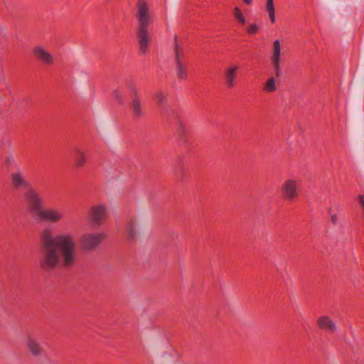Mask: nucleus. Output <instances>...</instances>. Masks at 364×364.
Returning a JSON list of instances; mask_svg holds the SVG:
<instances>
[{
	"label": "nucleus",
	"instance_id": "nucleus-7",
	"mask_svg": "<svg viewBox=\"0 0 364 364\" xmlns=\"http://www.w3.org/2000/svg\"><path fill=\"white\" fill-rule=\"evenodd\" d=\"M131 92L133 98L129 103V110L132 113L133 119L139 120L144 117L145 113L142 108L138 90L135 86H132L131 87Z\"/></svg>",
	"mask_w": 364,
	"mask_h": 364
},
{
	"label": "nucleus",
	"instance_id": "nucleus-17",
	"mask_svg": "<svg viewBox=\"0 0 364 364\" xmlns=\"http://www.w3.org/2000/svg\"><path fill=\"white\" fill-rule=\"evenodd\" d=\"M87 159L85 153L80 149L77 148L75 150L74 164L76 167H82L86 163Z\"/></svg>",
	"mask_w": 364,
	"mask_h": 364
},
{
	"label": "nucleus",
	"instance_id": "nucleus-11",
	"mask_svg": "<svg viewBox=\"0 0 364 364\" xmlns=\"http://www.w3.org/2000/svg\"><path fill=\"white\" fill-rule=\"evenodd\" d=\"M88 215L92 224L100 225L105 218L106 207L101 204L94 205L91 208Z\"/></svg>",
	"mask_w": 364,
	"mask_h": 364
},
{
	"label": "nucleus",
	"instance_id": "nucleus-19",
	"mask_svg": "<svg viewBox=\"0 0 364 364\" xmlns=\"http://www.w3.org/2000/svg\"><path fill=\"white\" fill-rule=\"evenodd\" d=\"M266 9L268 12L269 19L272 23H275V11L273 0H267Z\"/></svg>",
	"mask_w": 364,
	"mask_h": 364
},
{
	"label": "nucleus",
	"instance_id": "nucleus-14",
	"mask_svg": "<svg viewBox=\"0 0 364 364\" xmlns=\"http://www.w3.org/2000/svg\"><path fill=\"white\" fill-rule=\"evenodd\" d=\"M317 326L319 329L330 333H333L336 330V323L328 316H320L317 319Z\"/></svg>",
	"mask_w": 364,
	"mask_h": 364
},
{
	"label": "nucleus",
	"instance_id": "nucleus-3",
	"mask_svg": "<svg viewBox=\"0 0 364 364\" xmlns=\"http://www.w3.org/2000/svg\"><path fill=\"white\" fill-rule=\"evenodd\" d=\"M174 60L177 78L181 81L186 80L188 78V63L183 48L178 44L176 36L174 37Z\"/></svg>",
	"mask_w": 364,
	"mask_h": 364
},
{
	"label": "nucleus",
	"instance_id": "nucleus-5",
	"mask_svg": "<svg viewBox=\"0 0 364 364\" xmlns=\"http://www.w3.org/2000/svg\"><path fill=\"white\" fill-rule=\"evenodd\" d=\"M64 213L58 208H43L35 220L46 223H57L64 218Z\"/></svg>",
	"mask_w": 364,
	"mask_h": 364
},
{
	"label": "nucleus",
	"instance_id": "nucleus-24",
	"mask_svg": "<svg viewBox=\"0 0 364 364\" xmlns=\"http://www.w3.org/2000/svg\"><path fill=\"white\" fill-rule=\"evenodd\" d=\"M280 61L281 60H271L273 68L274 70V74L277 77H279L281 75Z\"/></svg>",
	"mask_w": 364,
	"mask_h": 364
},
{
	"label": "nucleus",
	"instance_id": "nucleus-15",
	"mask_svg": "<svg viewBox=\"0 0 364 364\" xmlns=\"http://www.w3.org/2000/svg\"><path fill=\"white\" fill-rule=\"evenodd\" d=\"M26 347L29 352L35 357L41 356L43 353V349L40 343L31 336L27 338Z\"/></svg>",
	"mask_w": 364,
	"mask_h": 364
},
{
	"label": "nucleus",
	"instance_id": "nucleus-26",
	"mask_svg": "<svg viewBox=\"0 0 364 364\" xmlns=\"http://www.w3.org/2000/svg\"><path fill=\"white\" fill-rule=\"evenodd\" d=\"M156 98L157 100L158 104L163 105L164 103H166V96L162 92H156Z\"/></svg>",
	"mask_w": 364,
	"mask_h": 364
},
{
	"label": "nucleus",
	"instance_id": "nucleus-18",
	"mask_svg": "<svg viewBox=\"0 0 364 364\" xmlns=\"http://www.w3.org/2000/svg\"><path fill=\"white\" fill-rule=\"evenodd\" d=\"M281 55V46L279 40H275L273 42V50L270 57V60H280Z\"/></svg>",
	"mask_w": 364,
	"mask_h": 364
},
{
	"label": "nucleus",
	"instance_id": "nucleus-8",
	"mask_svg": "<svg viewBox=\"0 0 364 364\" xmlns=\"http://www.w3.org/2000/svg\"><path fill=\"white\" fill-rule=\"evenodd\" d=\"M105 235L103 233H87L80 238V244L85 250H93L98 247Z\"/></svg>",
	"mask_w": 364,
	"mask_h": 364
},
{
	"label": "nucleus",
	"instance_id": "nucleus-9",
	"mask_svg": "<svg viewBox=\"0 0 364 364\" xmlns=\"http://www.w3.org/2000/svg\"><path fill=\"white\" fill-rule=\"evenodd\" d=\"M239 69V65L235 64H231L224 69L223 77L227 88L232 89L237 85Z\"/></svg>",
	"mask_w": 364,
	"mask_h": 364
},
{
	"label": "nucleus",
	"instance_id": "nucleus-10",
	"mask_svg": "<svg viewBox=\"0 0 364 364\" xmlns=\"http://www.w3.org/2000/svg\"><path fill=\"white\" fill-rule=\"evenodd\" d=\"M138 9L136 18L139 21V26H149L150 15L147 2L145 0H139L136 4Z\"/></svg>",
	"mask_w": 364,
	"mask_h": 364
},
{
	"label": "nucleus",
	"instance_id": "nucleus-20",
	"mask_svg": "<svg viewBox=\"0 0 364 364\" xmlns=\"http://www.w3.org/2000/svg\"><path fill=\"white\" fill-rule=\"evenodd\" d=\"M179 143L185 144L186 141V130L181 122L178 121V130L177 132Z\"/></svg>",
	"mask_w": 364,
	"mask_h": 364
},
{
	"label": "nucleus",
	"instance_id": "nucleus-29",
	"mask_svg": "<svg viewBox=\"0 0 364 364\" xmlns=\"http://www.w3.org/2000/svg\"><path fill=\"white\" fill-rule=\"evenodd\" d=\"M115 95H116V97L118 99V100L120 102H122L123 100L122 99V97L118 95V92H115Z\"/></svg>",
	"mask_w": 364,
	"mask_h": 364
},
{
	"label": "nucleus",
	"instance_id": "nucleus-27",
	"mask_svg": "<svg viewBox=\"0 0 364 364\" xmlns=\"http://www.w3.org/2000/svg\"><path fill=\"white\" fill-rule=\"evenodd\" d=\"M331 220L333 225H336L338 223V216L336 214H331Z\"/></svg>",
	"mask_w": 364,
	"mask_h": 364
},
{
	"label": "nucleus",
	"instance_id": "nucleus-6",
	"mask_svg": "<svg viewBox=\"0 0 364 364\" xmlns=\"http://www.w3.org/2000/svg\"><path fill=\"white\" fill-rule=\"evenodd\" d=\"M11 185L14 190H29L33 187L31 183L26 180L23 171L19 168H16V171L11 173L10 174Z\"/></svg>",
	"mask_w": 364,
	"mask_h": 364
},
{
	"label": "nucleus",
	"instance_id": "nucleus-4",
	"mask_svg": "<svg viewBox=\"0 0 364 364\" xmlns=\"http://www.w3.org/2000/svg\"><path fill=\"white\" fill-rule=\"evenodd\" d=\"M281 197L287 202L294 203L299 197V191L298 190V183L294 179H288L285 181L280 188Z\"/></svg>",
	"mask_w": 364,
	"mask_h": 364
},
{
	"label": "nucleus",
	"instance_id": "nucleus-21",
	"mask_svg": "<svg viewBox=\"0 0 364 364\" xmlns=\"http://www.w3.org/2000/svg\"><path fill=\"white\" fill-rule=\"evenodd\" d=\"M263 90L267 92H273L276 91L277 87L275 85V80L273 77L269 78L265 85L263 87Z\"/></svg>",
	"mask_w": 364,
	"mask_h": 364
},
{
	"label": "nucleus",
	"instance_id": "nucleus-12",
	"mask_svg": "<svg viewBox=\"0 0 364 364\" xmlns=\"http://www.w3.org/2000/svg\"><path fill=\"white\" fill-rule=\"evenodd\" d=\"M149 26H139L136 31V37L138 39L139 50L142 53L147 51L149 35L148 32Z\"/></svg>",
	"mask_w": 364,
	"mask_h": 364
},
{
	"label": "nucleus",
	"instance_id": "nucleus-2",
	"mask_svg": "<svg viewBox=\"0 0 364 364\" xmlns=\"http://www.w3.org/2000/svg\"><path fill=\"white\" fill-rule=\"evenodd\" d=\"M23 198L28 212L35 219L44 207L43 198L34 187L24 191Z\"/></svg>",
	"mask_w": 364,
	"mask_h": 364
},
{
	"label": "nucleus",
	"instance_id": "nucleus-22",
	"mask_svg": "<svg viewBox=\"0 0 364 364\" xmlns=\"http://www.w3.org/2000/svg\"><path fill=\"white\" fill-rule=\"evenodd\" d=\"M128 237L131 240H135L136 237L135 231V221L132 219L127 225Z\"/></svg>",
	"mask_w": 364,
	"mask_h": 364
},
{
	"label": "nucleus",
	"instance_id": "nucleus-25",
	"mask_svg": "<svg viewBox=\"0 0 364 364\" xmlns=\"http://www.w3.org/2000/svg\"><path fill=\"white\" fill-rule=\"evenodd\" d=\"M258 30L259 28L257 25L256 23H252L247 28V33L250 36H253L258 32Z\"/></svg>",
	"mask_w": 364,
	"mask_h": 364
},
{
	"label": "nucleus",
	"instance_id": "nucleus-13",
	"mask_svg": "<svg viewBox=\"0 0 364 364\" xmlns=\"http://www.w3.org/2000/svg\"><path fill=\"white\" fill-rule=\"evenodd\" d=\"M33 54L36 59L45 65H51L53 64L52 55L41 46L33 48Z\"/></svg>",
	"mask_w": 364,
	"mask_h": 364
},
{
	"label": "nucleus",
	"instance_id": "nucleus-23",
	"mask_svg": "<svg viewBox=\"0 0 364 364\" xmlns=\"http://www.w3.org/2000/svg\"><path fill=\"white\" fill-rule=\"evenodd\" d=\"M234 17L236 20L241 24L245 25L246 23V19L243 16L241 10L238 7H235L234 9Z\"/></svg>",
	"mask_w": 364,
	"mask_h": 364
},
{
	"label": "nucleus",
	"instance_id": "nucleus-1",
	"mask_svg": "<svg viewBox=\"0 0 364 364\" xmlns=\"http://www.w3.org/2000/svg\"><path fill=\"white\" fill-rule=\"evenodd\" d=\"M40 242L39 266L43 271L50 272L58 266V248L60 250L62 267L70 268L74 265L77 258V245L71 234H60L54 237L51 230L46 228L40 234Z\"/></svg>",
	"mask_w": 364,
	"mask_h": 364
},
{
	"label": "nucleus",
	"instance_id": "nucleus-16",
	"mask_svg": "<svg viewBox=\"0 0 364 364\" xmlns=\"http://www.w3.org/2000/svg\"><path fill=\"white\" fill-rule=\"evenodd\" d=\"M174 175L178 181H183L188 177V172L183 166V159L179 157L176 161Z\"/></svg>",
	"mask_w": 364,
	"mask_h": 364
},
{
	"label": "nucleus",
	"instance_id": "nucleus-28",
	"mask_svg": "<svg viewBox=\"0 0 364 364\" xmlns=\"http://www.w3.org/2000/svg\"><path fill=\"white\" fill-rule=\"evenodd\" d=\"M253 0H243L244 3L246 5H251L252 4Z\"/></svg>",
	"mask_w": 364,
	"mask_h": 364
}]
</instances>
